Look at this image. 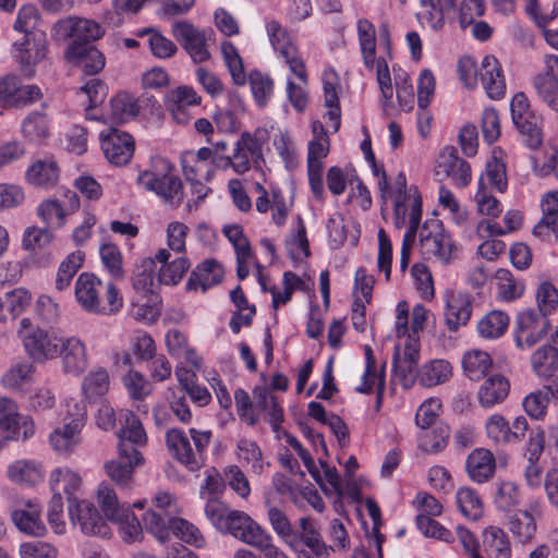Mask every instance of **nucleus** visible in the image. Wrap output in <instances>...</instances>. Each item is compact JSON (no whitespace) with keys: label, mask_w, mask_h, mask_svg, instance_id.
Listing matches in <instances>:
<instances>
[{"label":"nucleus","mask_w":558,"mask_h":558,"mask_svg":"<svg viewBox=\"0 0 558 558\" xmlns=\"http://www.w3.org/2000/svg\"><path fill=\"white\" fill-rule=\"evenodd\" d=\"M74 293L81 307L90 314L113 315L123 306V298L114 283L90 272L78 276Z\"/></svg>","instance_id":"1"},{"label":"nucleus","mask_w":558,"mask_h":558,"mask_svg":"<svg viewBox=\"0 0 558 558\" xmlns=\"http://www.w3.org/2000/svg\"><path fill=\"white\" fill-rule=\"evenodd\" d=\"M136 183L171 208H178L183 202V182L175 174V167L166 158L154 157L149 166L138 172Z\"/></svg>","instance_id":"2"},{"label":"nucleus","mask_w":558,"mask_h":558,"mask_svg":"<svg viewBox=\"0 0 558 558\" xmlns=\"http://www.w3.org/2000/svg\"><path fill=\"white\" fill-rule=\"evenodd\" d=\"M191 439L180 428H171L166 433V444L172 457L189 471L197 472L205 462V451L210 442L209 430L190 429Z\"/></svg>","instance_id":"3"},{"label":"nucleus","mask_w":558,"mask_h":558,"mask_svg":"<svg viewBox=\"0 0 558 558\" xmlns=\"http://www.w3.org/2000/svg\"><path fill=\"white\" fill-rule=\"evenodd\" d=\"M420 251L425 259L449 264L457 257V246L437 219L426 221L420 231Z\"/></svg>","instance_id":"4"},{"label":"nucleus","mask_w":558,"mask_h":558,"mask_svg":"<svg viewBox=\"0 0 558 558\" xmlns=\"http://www.w3.org/2000/svg\"><path fill=\"white\" fill-rule=\"evenodd\" d=\"M17 332L25 350L34 360L45 361L59 356L63 337H60L56 331L41 329L34 326L29 318H23Z\"/></svg>","instance_id":"5"},{"label":"nucleus","mask_w":558,"mask_h":558,"mask_svg":"<svg viewBox=\"0 0 558 558\" xmlns=\"http://www.w3.org/2000/svg\"><path fill=\"white\" fill-rule=\"evenodd\" d=\"M511 118L526 145L537 148L542 144V117L531 110L524 93H517L510 104Z\"/></svg>","instance_id":"6"},{"label":"nucleus","mask_w":558,"mask_h":558,"mask_svg":"<svg viewBox=\"0 0 558 558\" xmlns=\"http://www.w3.org/2000/svg\"><path fill=\"white\" fill-rule=\"evenodd\" d=\"M35 433L32 417L19 413L16 403L9 398H0V434L5 440L25 441Z\"/></svg>","instance_id":"7"},{"label":"nucleus","mask_w":558,"mask_h":558,"mask_svg":"<svg viewBox=\"0 0 558 558\" xmlns=\"http://www.w3.org/2000/svg\"><path fill=\"white\" fill-rule=\"evenodd\" d=\"M266 32L271 46L283 57L291 72L299 78L305 80V64L299 58L298 48L288 29L278 21L270 20L266 23Z\"/></svg>","instance_id":"8"},{"label":"nucleus","mask_w":558,"mask_h":558,"mask_svg":"<svg viewBox=\"0 0 558 558\" xmlns=\"http://www.w3.org/2000/svg\"><path fill=\"white\" fill-rule=\"evenodd\" d=\"M549 326L548 317L539 311L529 308L520 312L515 320V344L520 349L532 348L546 336Z\"/></svg>","instance_id":"9"},{"label":"nucleus","mask_w":558,"mask_h":558,"mask_svg":"<svg viewBox=\"0 0 558 558\" xmlns=\"http://www.w3.org/2000/svg\"><path fill=\"white\" fill-rule=\"evenodd\" d=\"M120 421L124 422L120 429L119 447L122 457H133L135 462H144V458L137 447H144L147 444V435L140 418L130 410H121Z\"/></svg>","instance_id":"10"},{"label":"nucleus","mask_w":558,"mask_h":558,"mask_svg":"<svg viewBox=\"0 0 558 558\" xmlns=\"http://www.w3.org/2000/svg\"><path fill=\"white\" fill-rule=\"evenodd\" d=\"M56 34L59 38L71 39L70 45L92 46L102 36L101 26L90 20L69 16L57 22Z\"/></svg>","instance_id":"11"},{"label":"nucleus","mask_w":558,"mask_h":558,"mask_svg":"<svg viewBox=\"0 0 558 558\" xmlns=\"http://www.w3.org/2000/svg\"><path fill=\"white\" fill-rule=\"evenodd\" d=\"M47 49L48 41L45 34L23 36L13 43L14 59L28 77L33 76L34 66L45 59Z\"/></svg>","instance_id":"12"},{"label":"nucleus","mask_w":558,"mask_h":558,"mask_svg":"<svg viewBox=\"0 0 558 558\" xmlns=\"http://www.w3.org/2000/svg\"><path fill=\"white\" fill-rule=\"evenodd\" d=\"M263 160V143L250 132L241 134L235 143L233 155L226 157V163L238 174L247 172L252 163L258 166Z\"/></svg>","instance_id":"13"},{"label":"nucleus","mask_w":558,"mask_h":558,"mask_svg":"<svg viewBox=\"0 0 558 558\" xmlns=\"http://www.w3.org/2000/svg\"><path fill=\"white\" fill-rule=\"evenodd\" d=\"M173 37L181 44L195 63H202L210 58L206 32L186 21L177 22L172 26Z\"/></svg>","instance_id":"14"},{"label":"nucleus","mask_w":558,"mask_h":558,"mask_svg":"<svg viewBox=\"0 0 558 558\" xmlns=\"http://www.w3.org/2000/svg\"><path fill=\"white\" fill-rule=\"evenodd\" d=\"M41 97V90L37 85H21L16 75L0 77V105L3 107H26Z\"/></svg>","instance_id":"15"},{"label":"nucleus","mask_w":558,"mask_h":558,"mask_svg":"<svg viewBox=\"0 0 558 558\" xmlns=\"http://www.w3.org/2000/svg\"><path fill=\"white\" fill-rule=\"evenodd\" d=\"M69 515L71 522L77 524L86 535L108 537L111 534L109 525L89 501L78 500L69 505Z\"/></svg>","instance_id":"16"},{"label":"nucleus","mask_w":558,"mask_h":558,"mask_svg":"<svg viewBox=\"0 0 558 558\" xmlns=\"http://www.w3.org/2000/svg\"><path fill=\"white\" fill-rule=\"evenodd\" d=\"M101 148L107 160L118 167L128 165L134 154L135 142L131 134L118 129L100 133Z\"/></svg>","instance_id":"17"},{"label":"nucleus","mask_w":558,"mask_h":558,"mask_svg":"<svg viewBox=\"0 0 558 558\" xmlns=\"http://www.w3.org/2000/svg\"><path fill=\"white\" fill-rule=\"evenodd\" d=\"M11 518L17 530L24 534L40 537L46 534L41 507L34 500L16 501Z\"/></svg>","instance_id":"18"},{"label":"nucleus","mask_w":558,"mask_h":558,"mask_svg":"<svg viewBox=\"0 0 558 558\" xmlns=\"http://www.w3.org/2000/svg\"><path fill=\"white\" fill-rule=\"evenodd\" d=\"M221 531L254 548L268 533L247 513L239 510H232Z\"/></svg>","instance_id":"19"},{"label":"nucleus","mask_w":558,"mask_h":558,"mask_svg":"<svg viewBox=\"0 0 558 558\" xmlns=\"http://www.w3.org/2000/svg\"><path fill=\"white\" fill-rule=\"evenodd\" d=\"M546 71L533 78L538 97L553 110L558 111V57H545Z\"/></svg>","instance_id":"20"},{"label":"nucleus","mask_w":558,"mask_h":558,"mask_svg":"<svg viewBox=\"0 0 558 558\" xmlns=\"http://www.w3.org/2000/svg\"><path fill=\"white\" fill-rule=\"evenodd\" d=\"M437 174L451 179L458 187H464L471 180L470 165L458 156L454 147H445L438 157Z\"/></svg>","instance_id":"21"},{"label":"nucleus","mask_w":558,"mask_h":558,"mask_svg":"<svg viewBox=\"0 0 558 558\" xmlns=\"http://www.w3.org/2000/svg\"><path fill=\"white\" fill-rule=\"evenodd\" d=\"M59 356L62 357L63 371L75 376L81 375L88 364L86 345L75 336L62 338Z\"/></svg>","instance_id":"22"},{"label":"nucleus","mask_w":558,"mask_h":558,"mask_svg":"<svg viewBox=\"0 0 558 558\" xmlns=\"http://www.w3.org/2000/svg\"><path fill=\"white\" fill-rule=\"evenodd\" d=\"M300 531L295 530L293 545H288L294 551H299L303 545L308 547L317 557L328 556V546L322 538L317 523L310 517H302L299 520Z\"/></svg>","instance_id":"23"},{"label":"nucleus","mask_w":558,"mask_h":558,"mask_svg":"<svg viewBox=\"0 0 558 558\" xmlns=\"http://www.w3.org/2000/svg\"><path fill=\"white\" fill-rule=\"evenodd\" d=\"M416 340L409 337V341L404 347L403 355H395L393 368L396 375L400 377L405 388L411 387L418 378L420 369H417L420 349Z\"/></svg>","instance_id":"24"},{"label":"nucleus","mask_w":558,"mask_h":558,"mask_svg":"<svg viewBox=\"0 0 558 558\" xmlns=\"http://www.w3.org/2000/svg\"><path fill=\"white\" fill-rule=\"evenodd\" d=\"M558 398V378H551L543 388L529 393L522 402L525 413L533 420L546 416L550 399Z\"/></svg>","instance_id":"25"},{"label":"nucleus","mask_w":558,"mask_h":558,"mask_svg":"<svg viewBox=\"0 0 558 558\" xmlns=\"http://www.w3.org/2000/svg\"><path fill=\"white\" fill-rule=\"evenodd\" d=\"M478 75L484 89L490 98L500 99L504 97L506 83L500 63L495 57L486 56L483 58Z\"/></svg>","instance_id":"26"},{"label":"nucleus","mask_w":558,"mask_h":558,"mask_svg":"<svg viewBox=\"0 0 558 558\" xmlns=\"http://www.w3.org/2000/svg\"><path fill=\"white\" fill-rule=\"evenodd\" d=\"M392 189L395 193V214L397 218H404L410 209L409 216L411 219L416 201L418 202L420 217L422 216L421 196L418 195L416 187H410V190L407 191V177L403 172H399L397 174ZM390 191L392 190L390 189ZM391 195L392 194L387 197H390Z\"/></svg>","instance_id":"27"},{"label":"nucleus","mask_w":558,"mask_h":558,"mask_svg":"<svg viewBox=\"0 0 558 558\" xmlns=\"http://www.w3.org/2000/svg\"><path fill=\"white\" fill-rule=\"evenodd\" d=\"M223 274L222 266L216 259H206L191 272L186 282V289L192 291L197 290L199 287L203 291H206L221 282Z\"/></svg>","instance_id":"28"},{"label":"nucleus","mask_w":558,"mask_h":558,"mask_svg":"<svg viewBox=\"0 0 558 558\" xmlns=\"http://www.w3.org/2000/svg\"><path fill=\"white\" fill-rule=\"evenodd\" d=\"M465 466L470 478L481 484L494 476L496 460L489 450L475 449L469 454Z\"/></svg>","instance_id":"29"},{"label":"nucleus","mask_w":558,"mask_h":558,"mask_svg":"<svg viewBox=\"0 0 558 558\" xmlns=\"http://www.w3.org/2000/svg\"><path fill=\"white\" fill-rule=\"evenodd\" d=\"M66 56L70 60L78 62L84 74L95 76L105 68V56L92 46L69 45Z\"/></svg>","instance_id":"30"},{"label":"nucleus","mask_w":558,"mask_h":558,"mask_svg":"<svg viewBox=\"0 0 558 558\" xmlns=\"http://www.w3.org/2000/svg\"><path fill=\"white\" fill-rule=\"evenodd\" d=\"M472 299L465 293L452 294L447 301L445 323L449 330L457 331L466 325L472 315Z\"/></svg>","instance_id":"31"},{"label":"nucleus","mask_w":558,"mask_h":558,"mask_svg":"<svg viewBox=\"0 0 558 558\" xmlns=\"http://www.w3.org/2000/svg\"><path fill=\"white\" fill-rule=\"evenodd\" d=\"M84 413L54 429L49 437L52 448L60 452L71 451L80 441V433L84 426Z\"/></svg>","instance_id":"32"},{"label":"nucleus","mask_w":558,"mask_h":558,"mask_svg":"<svg viewBox=\"0 0 558 558\" xmlns=\"http://www.w3.org/2000/svg\"><path fill=\"white\" fill-rule=\"evenodd\" d=\"M81 484V476L68 468H58L50 474V487L53 492V496H62V494H64L69 505L78 501L75 497V493L80 489Z\"/></svg>","instance_id":"33"},{"label":"nucleus","mask_w":558,"mask_h":558,"mask_svg":"<svg viewBox=\"0 0 558 558\" xmlns=\"http://www.w3.org/2000/svg\"><path fill=\"white\" fill-rule=\"evenodd\" d=\"M509 390L510 383L505 376L492 375L484 380L478 389L480 404L484 408H492L501 403L507 398Z\"/></svg>","instance_id":"34"},{"label":"nucleus","mask_w":558,"mask_h":558,"mask_svg":"<svg viewBox=\"0 0 558 558\" xmlns=\"http://www.w3.org/2000/svg\"><path fill=\"white\" fill-rule=\"evenodd\" d=\"M532 369L536 376L545 378L549 383L551 378H558V349L550 344L539 347L531 356Z\"/></svg>","instance_id":"35"},{"label":"nucleus","mask_w":558,"mask_h":558,"mask_svg":"<svg viewBox=\"0 0 558 558\" xmlns=\"http://www.w3.org/2000/svg\"><path fill=\"white\" fill-rule=\"evenodd\" d=\"M32 295L24 288L7 292L0 298V323L19 317L31 304Z\"/></svg>","instance_id":"36"},{"label":"nucleus","mask_w":558,"mask_h":558,"mask_svg":"<svg viewBox=\"0 0 558 558\" xmlns=\"http://www.w3.org/2000/svg\"><path fill=\"white\" fill-rule=\"evenodd\" d=\"M143 462H135L133 457H122L121 450L117 459L111 460L105 464L107 475L123 488L131 487L133 483L134 468L141 465Z\"/></svg>","instance_id":"37"},{"label":"nucleus","mask_w":558,"mask_h":558,"mask_svg":"<svg viewBox=\"0 0 558 558\" xmlns=\"http://www.w3.org/2000/svg\"><path fill=\"white\" fill-rule=\"evenodd\" d=\"M255 410L262 411L267 416L268 422L277 430L283 421L282 409L277 398L265 387H256L253 390Z\"/></svg>","instance_id":"38"},{"label":"nucleus","mask_w":558,"mask_h":558,"mask_svg":"<svg viewBox=\"0 0 558 558\" xmlns=\"http://www.w3.org/2000/svg\"><path fill=\"white\" fill-rule=\"evenodd\" d=\"M154 262L151 259L144 258L141 265L137 267L133 277V288L137 293L144 296L150 295L158 300L157 289L161 283L158 282V277L155 276Z\"/></svg>","instance_id":"39"},{"label":"nucleus","mask_w":558,"mask_h":558,"mask_svg":"<svg viewBox=\"0 0 558 558\" xmlns=\"http://www.w3.org/2000/svg\"><path fill=\"white\" fill-rule=\"evenodd\" d=\"M484 550L488 558H510L511 545L507 533L497 526H489L484 532Z\"/></svg>","instance_id":"40"},{"label":"nucleus","mask_w":558,"mask_h":558,"mask_svg":"<svg viewBox=\"0 0 558 558\" xmlns=\"http://www.w3.org/2000/svg\"><path fill=\"white\" fill-rule=\"evenodd\" d=\"M27 181L39 187H51L59 179V168L52 160H38L26 172Z\"/></svg>","instance_id":"41"},{"label":"nucleus","mask_w":558,"mask_h":558,"mask_svg":"<svg viewBox=\"0 0 558 558\" xmlns=\"http://www.w3.org/2000/svg\"><path fill=\"white\" fill-rule=\"evenodd\" d=\"M140 112L136 100L129 93H118L110 99L109 118L116 123H124Z\"/></svg>","instance_id":"42"},{"label":"nucleus","mask_w":558,"mask_h":558,"mask_svg":"<svg viewBox=\"0 0 558 558\" xmlns=\"http://www.w3.org/2000/svg\"><path fill=\"white\" fill-rule=\"evenodd\" d=\"M452 374V367L445 360H434L420 368L418 380L424 387H434L447 381Z\"/></svg>","instance_id":"43"},{"label":"nucleus","mask_w":558,"mask_h":558,"mask_svg":"<svg viewBox=\"0 0 558 558\" xmlns=\"http://www.w3.org/2000/svg\"><path fill=\"white\" fill-rule=\"evenodd\" d=\"M7 475L16 484L35 485L43 480V472L34 461L19 460L9 465Z\"/></svg>","instance_id":"44"},{"label":"nucleus","mask_w":558,"mask_h":558,"mask_svg":"<svg viewBox=\"0 0 558 558\" xmlns=\"http://www.w3.org/2000/svg\"><path fill=\"white\" fill-rule=\"evenodd\" d=\"M492 365L493 361L489 354L481 350L469 351L462 359L464 374L471 380H480L485 377Z\"/></svg>","instance_id":"45"},{"label":"nucleus","mask_w":558,"mask_h":558,"mask_svg":"<svg viewBox=\"0 0 558 558\" xmlns=\"http://www.w3.org/2000/svg\"><path fill=\"white\" fill-rule=\"evenodd\" d=\"M456 501L462 515L471 521L482 518L484 509L483 501L477 493L469 487H461L457 490Z\"/></svg>","instance_id":"46"},{"label":"nucleus","mask_w":558,"mask_h":558,"mask_svg":"<svg viewBox=\"0 0 558 558\" xmlns=\"http://www.w3.org/2000/svg\"><path fill=\"white\" fill-rule=\"evenodd\" d=\"M508 529L519 543L526 544L534 538L537 526L534 517L519 511L509 517Z\"/></svg>","instance_id":"47"},{"label":"nucleus","mask_w":558,"mask_h":558,"mask_svg":"<svg viewBox=\"0 0 558 558\" xmlns=\"http://www.w3.org/2000/svg\"><path fill=\"white\" fill-rule=\"evenodd\" d=\"M175 518L170 513H163L157 510H148L144 517L143 522L145 529L151 533L158 541L165 542L169 539L171 535L172 521Z\"/></svg>","instance_id":"48"},{"label":"nucleus","mask_w":558,"mask_h":558,"mask_svg":"<svg viewBox=\"0 0 558 558\" xmlns=\"http://www.w3.org/2000/svg\"><path fill=\"white\" fill-rule=\"evenodd\" d=\"M97 498L105 517L111 522L113 520H121L125 515V510L130 509L119 502L114 489L107 484H101L98 487Z\"/></svg>","instance_id":"49"},{"label":"nucleus","mask_w":558,"mask_h":558,"mask_svg":"<svg viewBox=\"0 0 558 558\" xmlns=\"http://www.w3.org/2000/svg\"><path fill=\"white\" fill-rule=\"evenodd\" d=\"M109 386L110 378L107 369L98 367L85 376L82 383V391L86 399L94 400L106 395Z\"/></svg>","instance_id":"50"},{"label":"nucleus","mask_w":558,"mask_h":558,"mask_svg":"<svg viewBox=\"0 0 558 558\" xmlns=\"http://www.w3.org/2000/svg\"><path fill=\"white\" fill-rule=\"evenodd\" d=\"M486 184L501 193L505 192L508 186L506 166L496 157L487 161L485 173L481 175L478 181V189L486 190Z\"/></svg>","instance_id":"51"},{"label":"nucleus","mask_w":558,"mask_h":558,"mask_svg":"<svg viewBox=\"0 0 558 558\" xmlns=\"http://www.w3.org/2000/svg\"><path fill=\"white\" fill-rule=\"evenodd\" d=\"M267 517L272 531L278 535L282 542L288 545H293L295 529L288 514L276 506H270L267 509Z\"/></svg>","instance_id":"52"},{"label":"nucleus","mask_w":558,"mask_h":558,"mask_svg":"<svg viewBox=\"0 0 558 558\" xmlns=\"http://www.w3.org/2000/svg\"><path fill=\"white\" fill-rule=\"evenodd\" d=\"M521 501L520 488L512 481H501L497 484L494 496L496 508L504 512L514 510Z\"/></svg>","instance_id":"53"},{"label":"nucleus","mask_w":558,"mask_h":558,"mask_svg":"<svg viewBox=\"0 0 558 558\" xmlns=\"http://www.w3.org/2000/svg\"><path fill=\"white\" fill-rule=\"evenodd\" d=\"M22 133L31 142L41 143L49 136V123L45 113L34 111L22 122Z\"/></svg>","instance_id":"54"},{"label":"nucleus","mask_w":558,"mask_h":558,"mask_svg":"<svg viewBox=\"0 0 558 558\" xmlns=\"http://www.w3.org/2000/svg\"><path fill=\"white\" fill-rule=\"evenodd\" d=\"M450 430L447 425L424 429L420 435V448L427 453H437L448 444Z\"/></svg>","instance_id":"55"},{"label":"nucleus","mask_w":558,"mask_h":558,"mask_svg":"<svg viewBox=\"0 0 558 558\" xmlns=\"http://www.w3.org/2000/svg\"><path fill=\"white\" fill-rule=\"evenodd\" d=\"M509 317L501 311H492L477 324L478 333L484 338L495 339L504 335Z\"/></svg>","instance_id":"56"},{"label":"nucleus","mask_w":558,"mask_h":558,"mask_svg":"<svg viewBox=\"0 0 558 558\" xmlns=\"http://www.w3.org/2000/svg\"><path fill=\"white\" fill-rule=\"evenodd\" d=\"M190 267L191 264L184 255H175L171 259V265L159 267L158 282L167 286H175L182 280Z\"/></svg>","instance_id":"57"},{"label":"nucleus","mask_w":558,"mask_h":558,"mask_svg":"<svg viewBox=\"0 0 558 558\" xmlns=\"http://www.w3.org/2000/svg\"><path fill=\"white\" fill-rule=\"evenodd\" d=\"M426 9V20L434 29L442 28L445 17L456 7V0H420Z\"/></svg>","instance_id":"58"},{"label":"nucleus","mask_w":558,"mask_h":558,"mask_svg":"<svg viewBox=\"0 0 558 558\" xmlns=\"http://www.w3.org/2000/svg\"><path fill=\"white\" fill-rule=\"evenodd\" d=\"M498 294L505 301L520 298L524 292V283L517 280L508 269L500 268L496 272Z\"/></svg>","instance_id":"59"},{"label":"nucleus","mask_w":558,"mask_h":558,"mask_svg":"<svg viewBox=\"0 0 558 558\" xmlns=\"http://www.w3.org/2000/svg\"><path fill=\"white\" fill-rule=\"evenodd\" d=\"M80 90L88 98L86 118L90 120H96L97 118L92 116L89 111L104 102L108 94L107 85L100 78L90 76V78L85 81L84 85L80 88Z\"/></svg>","instance_id":"60"},{"label":"nucleus","mask_w":558,"mask_h":558,"mask_svg":"<svg viewBox=\"0 0 558 558\" xmlns=\"http://www.w3.org/2000/svg\"><path fill=\"white\" fill-rule=\"evenodd\" d=\"M236 448L240 461L251 464L253 473L262 474L264 472L263 452L255 441L241 439Z\"/></svg>","instance_id":"61"},{"label":"nucleus","mask_w":558,"mask_h":558,"mask_svg":"<svg viewBox=\"0 0 558 558\" xmlns=\"http://www.w3.org/2000/svg\"><path fill=\"white\" fill-rule=\"evenodd\" d=\"M37 215L47 225L62 226L66 217L65 202L59 198L45 199L39 204Z\"/></svg>","instance_id":"62"},{"label":"nucleus","mask_w":558,"mask_h":558,"mask_svg":"<svg viewBox=\"0 0 558 558\" xmlns=\"http://www.w3.org/2000/svg\"><path fill=\"white\" fill-rule=\"evenodd\" d=\"M170 526L172 527L171 534L180 538L182 542L196 547H203L205 545L203 534L198 527L191 522L181 518H175Z\"/></svg>","instance_id":"63"},{"label":"nucleus","mask_w":558,"mask_h":558,"mask_svg":"<svg viewBox=\"0 0 558 558\" xmlns=\"http://www.w3.org/2000/svg\"><path fill=\"white\" fill-rule=\"evenodd\" d=\"M248 82L257 105L259 107H265L272 95V80L262 72L253 71L250 73Z\"/></svg>","instance_id":"64"}]
</instances>
